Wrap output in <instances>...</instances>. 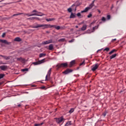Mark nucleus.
I'll return each instance as SVG.
<instances>
[{
    "label": "nucleus",
    "mask_w": 126,
    "mask_h": 126,
    "mask_svg": "<svg viewBox=\"0 0 126 126\" xmlns=\"http://www.w3.org/2000/svg\"><path fill=\"white\" fill-rule=\"evenodd\" d=\"M56 121L57 124H61L63 121V117H61L60 118H56Z\"/></svg>",
    "instance_id": "obj_7"
},
{
    "label": "nucleus",
    "mask_w": 126,
    "mask_h": 126,
    "mask_svg": "<svg viewBox=\"0 0 126 126\" xmlns=\"http://www.w3.org/2000/svg\"><path fill=\"white\" fill-rule=\"evenodd\" d=\"M22 14H24L23 13H19L18 14H15L13 15V16H17L18 15H21Z\"/></svg>",
    "instance_id": "obj_23"
},
{
    "label": "nucleus",
    "mask_w": 126,
    "mask_h": 126,
    "mask_svg": "<svg viewBox=\"0 0 126 126\" xmlns=\"http://www.w3.org/2000/svg\"><path fill=\"white\" fill-rule=\"evenodd\" d=\"M94 2H95V0H94L92 3H91L90 5H89V6L88 7L89 8H90V9H91V8H92V7H93V6H94Z\"/></svg>",
    "instance_id": "obj_13"
},
{
    "label": "nucleus",
    "mask_w": 126,
    "mask_h": 126,
    "mask_svg": "<svg viewBox=\"0 0 126 126\" xmlns=\"http://www.w3.org/2000/svg\"><path fill=\"white\" fill-rule=\"evenodd\" d=\"M77 16L78 17H80V16H81V14L80 13H78L77 14Z\"/></svg>",
    "instance_id": "obj_43"
},
{
    "label": "nucleus",
    "mask_w": 126,
    "mask_h": 126,
    "mask_svg": "<svg viewBox=\"0 0 126 126\" xmlns=\"http://www.w3.org/2000/svg\"><path fill=\"white\" fill-rule=\"evenodd\" d=\"M101 20L102 21H103V22H105V21H106V18H105L104 17H102Z\"/></svg>",
    "instance_id": "obj_36"
},
{
    "label": "nucleus",
    "mask_w": 126,
    "mask_h": 126,
    "mask_svg": "<svg viewBox=\"0 0 126 126\" xmlns=\"http://www.w3.org/2000/svg\"><path fill=\"white\" fill-rule=\"evenodd\" d=\"M99 51H100V50H98L97 52H99Z\"/></svg>",
    "instance_id": "obj_60"
},
{
    "label": "nucleus",
    "mask_w": 126,
    "mask_h": 126,
    "mask_svg": "<svg viewBox=\"0 0 126 126\" xmlns=\"http://www.w3.org/2000/svg\"><path fill=\"white\" fill-rule=\"evenodd\" d=\"M4 77V74H0V79Z\"/></svg>",
    "instance_id": "obj_31"
},
{
    "label": "nucleus",
    "mask_w": 126,
    "mask_h": 126,
    "mask_svg": "<svg viewBox=\"0 0 126 126\" xmlns=\"http://www.w3.org/2000/svg\"><path fill=\"white\" fill-rule=\"evenodd\" d=\"M59 41H64V39H63V38L60 39L59 40Z\"/></svg>",
    "instance_id": "obj_48"
},
{
    "label": "nucleus",
    "mask_w": 126,
    "mask_h": 126,
    "mask_svg": "<svg viewBox=\"0 0 126 126\" xmlns=\"http://www.w3.org/2000/svg\"><path fill=\"white\" fill-rule=\"evenodd\" d=\"M45 88H46V87H45V86H42V87H40V89H45Z\"/></svg>",
    "instance_id": "obj_46"
},
{
    "label": "nucleus",
    "mask_w": 126,
    "mask_h": 126,
    "mask_svg": "<svg viewBox=\"0 0 126 126\" xmlns=\"http://www.w3.org/2000/svg\"><path fill=\"white\" fill-rule=\"evenodd\" d=\"M48 44H51L52 43H56V41L54 40L53 41V39H49L48 40Z\"/></svg>",
    "instance_id": "obj_20"
},
{
    "label": "nucleus",
    "mask_w": 126,
    "mask_h": 126,
    "mask_svg": "<svg viewBox=\"0 0 126 126\" xmlns=\"http://www.w3.org/2000/svg\"><path fill=\"white\" fill-rule=\"evenodd\" d=\"M48 44H49L48 40L42 42V45H47Z\"/></svg>",
    "instance_id": "obj_28"
},
{
    "label": "nucleus",
    "mask_w": 126,
    "mask_h": 126,
    "mask_svg": "<svg viewBox=\"0 0 126 126\" xmlns=\"http://www.w3.org/2000/svg\"><path fill=\"white\" fill-rule=\"evenodd\" d=\"M75 27L76 28H78V26H76Z\"/></svg>",
    "instance_id": "obj_56"
},
{
    "label": "nucleus",
    "mask_w": 126,
    "mask_h": 126,
    "mask_svg": "<svg viewBox=\"0 0 126 126\" xmlns=\"http://www.w3.org/2000/svg\"><path fill=\"white\" fill-rule=\"evenodd\" d=\"M0 57L3 58L4 60H6V61L10 60V58H11L10 56H5L1 55H0Z\"/></svg>",
    "instance_id": "obj_9"
},
{
    "label": "nucleus",
    "mask_w": 126,
    "mask_h": 126,
    "mask_svg": "<svg viewBox=\"0 0 126 126\" xmlns=\"http://www.w3.org/2000/svg\"><path fill=\"white\" fill-rule=\"evenodd\" d=\"M72 71L73 70L72 69H70L69 68H67L66 70H65L63 73L64 74H68V73H70V72H72Z\"/></svg>",
    "instance_id": "obj_8"
},
{
    "label": "nucleus",
    "mask_w": 126,
    "mask_h": 126,
    "mask_svg": "<svg viewBox=\"0 0 126 126\" xmlns=\"http://www.w3.org/2000/svg\"><path fill=\"white\" fill-rule=\"evenodd\" d=\"M32 14H29L25 13L24 15H26L27 16H43L45 15V14L41 12H38L36 10H33L32 11ZM34 12H35V13H34Z\"/></svg>",
    "instance_id": "obj_2"
},
{
    "label": "nucleus",
    "mask_w": 126,
    "mask_h": 126,
    "mask_svg": "<svg viewBox=\"0 0 126 126\" xmlns=\"http://www.w3.org/2000/svg\"><path fill=\"white\" fill-rule=\"evenodd\" d=\"M65 28H66V27H65L64 26L60 27V30H65Z\"/></svg>",
    "instance_id": "obj_27"
},
{
    "label": "nucleus",
    "mask_w": 126,
    "mask_h": 126,
    "mask_svg": "<svg viewBox=\"0 0 126 126\" xmlns=\"http://www.w3.org/2000/svg\"><path fill=\"white\" fill-rule=\"evenodd\" d=\"M106 115H107V112L105 111L102 113V116H103V117H106Z\"/></svg>",
    "instance_id": "obj_33"
},
{
    "label": "nucleus",
    "mask_w": 126,
    "mask_h": 126,
    "mask_svg": "<svg viewBox=\"0 0 126 126\" xmlns=\"http://www.w3.org/2000/svg\"><path fill=\"white\" fill-rule=\"evenodd\" d=\"M46 21H47V22H49V21H53L54 20H55V19L54 18H52L46 19Z\"/></svg>",
    "instance_id": "obj_18"
},
{
    "label": "nucleus",
    "mask_w": 126,
    "mask_h": 126,
    "mask_svg": "<svg viewBox=\"0 0 126 126\" xmlns=\"http://www.w3.org/2000/svg\"><path fill=\"white\" fill-rule=\"evenodd\" d=\"M87 28V25H85L83 26L81 28V31H85Z\"/></svg>",
    "instance_id": "obj_14"
},
{
    "label": "nucleus",
    "mask_w": 126,
    "mask_h": 126,
    "mask_svg": "<svg viewBox=\"0 0 126 126\" xmlns=\"http://www.w3.org/2000/svg\"><path fill=\"white\" fill-rule=\"evenodd\" d=\"M1 84H2V83L0 82V85H1Z\"/></svg>",
    "instance_id": "obj_57"
},
{
    "label": "nucleus",
    "mask_w": 126,
    "mask_h": 126,
    "mask_svg": "<svg viewBox=\"0 0 126 126\" xmlns=\"http://www.w3.org/2000/svg\"><path fill=\"white\" fill-rule=\"evenodd\" d=\"M0 69L1 70H5L6 69H7V66L6 65H2V66H0Z\"/></svg>",
    "instance_id": "obj_11"
},
{
    "label": "nucleus",
    "mask_w": 126,
    "mask_h": 126,
    "mask_svg": "<svg viewBox=\"0 0 126 126\" xmlns=\"http://www.w3.org/2000/svg\"><path fill=\"white\" fill-rule=\"evenodd\" d=\"M51 72H52V68H50L48 70L47 74L45 77V81H47V80H48V77H50L51 76Z\"/></svg>",
    "instance_id": "obj_6"
},
{
    "label": "nucleus",
    "mask_w": 126,
    "mask_h": 126,
    "mask_svg": "<svg viewBox=\"0 0 126 126\" xmlns=\"http://www.w3.org/2000/svg\"><path fill=\"white\" fill-rule=\"evenodd\" d=\"M111 8H113V6L111 7Z\"/></svg>",
    "instance_id": "obj_61"
},
{
    "label": "nucleus",
    "mask_w": 126,
    "mask_h": 126,
    "mask_svg": "<svg viewBox=\"0 0 126 126\" xmlns=\"http://www.w3.org/2000/svg\"><path fill=\"white\" fill-rule=\"evenodd\" d=\"M2 41H3L2 39H0V43H2Z\"/></svg>",
    "instance_id": "obj_53"
},
{
    "label": "nucleus",
    "mask_w": 126,
    "mask_h": 126,
    "mask_svg": "<svg viewBox=\"0 0 126 126\" xmlns=\"http://www.w3.org/2000/svg\"><path fill=\"white\" fill-rule=\"evenodd\" d=\"M18 107H21V104H19L18 105Z\"/></svg>",
    "instance_id": "obj_54"
},
{
    "label": "nucleus",
    "mask_w": 126,
    "mask_h": 126,
    "mask_svg": "<svg viewBox=\"0 0 126 126\" xmlns=\"http://www.w3.org/2000/svg\"><path fill=\"white\" fill-rule=\"evenodd\" d=\"M56 66L58 68H61L62 67H66L67 66V63H62L61 64L57 65Z\"/></svg>",
    "instance_id": "obj_5"
},
{
    "label": "nucleus",
    "mask_w": 126,
    "mask_h": 126,
    "mask_svg": "<svg viewBox=\"0 0 126 126\" xmlns=\"http://www.w3.org/2000/svg\"><path fill=\"white\" fill-rule=\"evenodd\" d=\"M95 23L94 22H92L91 24H90V26H91L92 25V24H94Z\"/></svg>",
    "instance_id": "obj_50"
},
{
    "label": "nucleus",
    "mask_w": 126,
    "mask_h": 126,
    "mask_svg": "<svg viewBox=\"0 0 126 126\" xmlns=\"http://www.w3.org/2000/svg\"><path fill=\"white\" fill-rule=\"evenodd\" d=\"M74 64H75V60H73L70 62L68 66L69 67H72V65H74Z\"/></svg>",
    "instance_id": "obj_10"
},
{
    "label": "nucleus",
    "mask_w": 126,
    "mask_h": 126,
    "mask_svg": "<svg viewBox=\"0 0 126 126\" xmlns=\"http://www.w3.org/2000/svg\"><path fill=\"white\" fill-rule=\"evenodd\" d=\"M28 70H29V69L27 68H24V69H22L21 70V71H23V72H24V71H28Z\"/></svg>",
    "instance_id": "obj_29"
},
{
    "label": "nucleus",
    "mask_w": 126,
    "mask_h": 126,
    "mask_svg": "<svg viewBox=\"0 0 126 126\" xmlns=\"http://www.w3.org/2000/svg\"><path fill=\"white\" fill-rule=\"evenodd\" d=\"M34 126H40V125L39 124H34Z\"/></svg>",
    "instance_id": "obj_47"
},
{
    "label": "nucleus",
    "mask_w": 126,
    "mask_h": 126,
    "mask_svg": "<svg viewBox=\"0 0 126 126\" xmlns=\"http://www.w3.org/2000/svg\"><path fill=\"white\" fill-rule=\"evenodd\" d=\"M83 23H84V22H82L81 23V24H83Z\"/></svg>",
    "instance_id": "obj_58"
},
{
    "label": "nucleus",
    "mask_w": 126,
    "mask_h": 126,
    "mask_svg": "<svg viewBox=\"0 0 126 126\" xmlns=\"http://www.w3.org/2000/svg\"><path fill=\"white\" fill-rule=\"evenodd\" d=\"M73 111H74V110L73 108H72L69 111V113H73Z\"/></svg>",
    "instance_id": "obj_41"
},
{
    "label": "nucleus",
    "mask_w": 126,
    "mask_h": 126,
    "mask_svg": "<svg viewBox=\"0 0 126 126\" xmlns=\"http://www.w3.org/2000/svg\"><path fill=\"white\" fill-rule=\"evenodd\" d=\"M5 32L3 33L2 34V38H4V37L5 36Z\"/></svg>",
    "instance_id": "obj_42"
},
{
    "label": "nucleus",
    "mask_w": 126,
    "mask_h": 126,
    "mask_svg": "<svg viewBox=\"0 0 126 126\" xmlns=\"http://www.w3.org/2000/svg\"><path fill=\"white\" fill-rule=\"evenodd\" d=\"M70 18H75V15L73 13H71L70 16Z\"/></svg>",
    "instance_id": "obj_21"
},
{
    "label": "nucleus",
    "mask_w": 126,
    "mask_h": 126,
    "mask_svg": "<svg viewBox=\"0 0 126 126\" xmlns=\"http://www.w3.org/2000/svg\"><path fill=\"white\" fill-rule=\"evenodd\" d=\"M46 33H50V32H46Z\"/></svg>",
    "instance_id": "obj_59"
},
{
    "label": "nucleus",
    "mask_w": 126,
    "mask_h": 126,
    "mask_svg": "<svg viewBox=\"0 0 126 126\" xmlns=\"http://www.w3.org/2000/svg\"><path fill=\"white\" fill-rule=\"evenodd\" d=\"M117 40V39L115 38L112 39V42H114V41H116Z\"/></svg>",
    "instance_id": "obj_51"
},
{
    "label": "nucleus",
    "mask_w": 126,
    "mask_h": 126,
    "mask_svg": "<svg viewBox=\"0 0 126 126\" xmlns=\"http://www.w3.org/2000/svg\"><path fill=\"white\" fill-rule=\"evenodd\" d=\"M48 50H49L50 51H52V50H54V45L52 44H50L49 45Z\"/></svg>",
    "instance_id": "obj_16"
},
{
    "label": "nucleus",
    "mask_w": 126,
    "mask_h": 126,
    "mask_svg": "<svg viewBox=\"0 0 126 126\" xmlns=\"http://www.w3.org/2000/svg\"><path fill=\"white\" fill-rule=\"evenodd\" d=\"M104 51H106V52H109L110 51V48L109 47H106L105 48L104 50Z\"/></svg>",
    "instance_id": "obj_30"
},
{
    "label": "nucleus",
    "mask_w": 126,
    "mask_h": 126,
    "mask_svg": "<svg viewBox=\"0 0 126 126\" xmlns=\"http://www.w3.org/2000/svg\"><path fill=\"white\" fill-rule=\"evenodd\" d=\"M46 56V54L45 53H40L39 54V58H42V57H45Z\"/></svg>",
    "instance_id": "obj_24"
},
{
    "label": "nucleus",
    "mask_w": 126,
    "mask_h": 126,
    "mask_svg": "<svg viewBox=\"0 0 126 126\" xmlns=\"http://www.w3.org/2000/svg\"><path fill=\"white\" fill-rule=\"evenodd\" d=\"M98 12H99V13H101V11H100V10L97 9Z\"/></svg>",
    "instance_id": "obj_52"
},
{
    "label": "nucleus",
    "mask_w": 126,
    "mask_h": 126,
    "mask_svg": "<svg viewBox=\"0 0 126 126\" xmlns=\"http://www.w3.org/2000/svg\"><path fill=\"white\" fill-rule=\"evenodd\" d=\"M95 28H96V29H97L98 26H97V27H96V26L94 27L93 28V30H95Z\"/></svg>",
    "instance_id": "obj_45"
},
{
    "label": "nucleus",
    "mask_w": 126,
    "mask_h": 126,
    "mask_svg": "<svg viewBox=\"0 0 126 126\" xmlns=\"http://www.w3.org/2000/svg\"><path fill=\"white\" fill-rule=\"evenodd\" d=\"M56 25H51L47 24H41L39 25L37 23H35L32 27V28H39L40 27H42V29L44 30L47 28H53V27H55Z\"/></svg>",
    "instance_id": "obj_1"
},
{
    "label": "nucleus",
    "mask_w": 126,
    "mask_h": 126,
    "mask_svg": "<svg viewBox=\"0 0 126 126\" xmlns=\"http://www.w3.org/2000/svg\"><path fill=\"white\" fill-rule=\"evenodd\" d=\"M28 20H34V17L27 18Z\"/></svg>",
    "instance_id": "obj_35"
},
{
    "label": "nucleus",
    "mask_w": 126,
    "mask_h": 126,
    "mask_svg": "<svg viewBox=\"0 0 126 126\" xmlns=\"http://www.w3.org/2000/svg\"><path fill=\"white\" fill-rule=\"evenodd\" d=\"M107 20H110L111 19V15H108L107 16Z\"/></svg>",
    "instance_id": "obj_34"
},
{
    "label": "nucleus",
    "mask_w": 126,
    "mask_h": 126,
    "mask_svg": "<svg viewBox=\"0 0 126 126\" xmlns=\"http://www.w3.org/2000/svg\"><path fill=\"white\" fill-rule=\"evenodd\" d=\"M84 64H85V61H84L82 63H80V66L84 65Z\"/></svg>",
    "instance_id": "obj_32"
},
{
    "label": "nucleus",
    "mask_w": 126,
    "mask_h": 126,
    "mask_svg": "<svg viewBox=\"0 0 126 126\" xmlns=\"http://www.w3.org/2000/svg\"><path fill=\"white\" fill-rule=\"evenodd\" d=\"M99 65H100V64L98 63H96L93 65V66H92V71H95L96 70V69H97L98 68V67H99Z\"/></svg>",
    "instance_id": "obj_4"
},
{
    "label": "nucleus",
    "mask_w": 126,
    "mask_h": 126,
    "mask_svg": "<svg viewBox=\"0 0 126 126\" xmlns=\"http://www.w3.org/2000/svg\"><path fill=\"white\" fill-rule=\"evenodd\" d=\"M2 43L3 44H6V45H9V44H11V42H8L6 40H3Z\"/></svg>",
    "instance_id": "obj_17"
},
{
    "label": "nucleus",
    "mask_w": 126,
    "mask_h": 126,
    "mask_svg": "<svg viewBox=\"0 0 126 126\" xmlns=\"http://www.w3.org/2000/svg\"><path fill=\"white\" fill-rule=\"evenodd\" d=\"M14 41H15V42H21L22 39H21L20 37H17L14 39Z\"/></svg>",
    "instance_id": "obj_12"
},
{
    "label": "nucleus",
    "mask_w": 126,
    "mask_h": 126,
    "mask_svg": "<svg viewBox=\"0 0 126 126\" xmlns=\"http://www.w3.org/2000/svg\"><path fill=\"white\" fill-rule=\"evenodd\" d=\"M55 29H56V30H60V29L61 30V26H57L55 25Z\"/></svg>",
    "instance_id": "obj_25"
},
{
    "label": "nucleus",
    "mask_w": 126,
    "mask_h": 126,
    "mask_svg": "<svg viewBox=\"0 0 126 126\" xmlns=\"http://www.w3.org/2000/svg\"><path fill=\"white\" fill-rule=\"evenodd\" d=\"M88 18H90V17H92V14L90 13L88 16H87Z\"/></svg>",
    "instance_id": "obj_38"
},
{
    "label": "nucleus",
    "mask_w": 126,
    "mask_h": 126,
    "mask_svg": "<svg viewBox=\"0 0 126 126\" xmlns=\"http://www.w3.org/2000/svg\"><path fill=\"white\" fill-rule=\"evenodd\" d=\"M67 10H68V12H71V11H72V9H71V8H68Z\"/></svg>",
    "instance_id": "obj_39"
},
{
    "label": "nucleus",
    "mask_w": 126,
    "mask_h": 126,
    "mask_svg": "<svg viewBox=\"0 0 126 126\" xmlns=\"http://www.w3.org/2000/svg\"><path fill=\"white\" fill-rule=\"evenodd\" d=\"M34 19H36V20H39V21H40V18H38V17H33V20H34Z\"/></svg>",
    "instance_id": "obj_37"
},
{
    "label": "nucleus",
    "mask_w": 126,
    "mask_h": 126,
    "mask_svg": "<svg viewBox=\"0 0 126 126\" xmlns=\"http://www.w3.org/2000/svg\"><path fill=\"white\" fill-rule=\"evenodd\" d=\"M39 124V126H43V125H44V123H41L40 124Z\"/></svg>",
    "instance_id": "obj_49"
},
{
    "label": "nucleus",
    "mask_w": 126,
    "mask_h": 126,
    "mask_svg": "<svg viewBox=\"0 0 126 126\" xmlns=\"http://www.w3.org/2000/svg\"><path fill=\"white\" fill-rule=\"evenodd\" d=\"M89 9H90L89 7H87L84 10L81 11V13H83V12H87Z\"/></svg>",
    "instance_id": "obj_15"
},
{
    "label": "nucleus",
    "mask_w": 126,
    "mask_h": 126,
    "mask_svg": "<svg viewBox=\"0 0 126 126\" xmlns=\"http://www.w3.org/2000/svg\"><path fill=\"white\" fill-rule=\"evenodd\" d=\"M116 57H117V54L112 55V56H110L109 58L110 59V60H112V59L116 58Z\"/></svg>",
    "instance_id": "obj_19"
},
{
    "label": "nucleus",
    "mask_w": 126,
    "mask_h": 126,
    "mask_svg": "<svg viewBox=\"0 0 126 126\" xmlns=\"http://www.w3.org/2000/svg\"><path fill=\"white\" fill-rule=\"evenodd\" d=\"M4 4H9V3H4Z\"/></svg>",
    "instance_id": "obj_55"
},
{
    "label": "nucleus",
    "mask_w": 126,
    "mask_h": 126,
    "mask_svg": "<svg viewBox=\"0 0 126 126\" xmlns=\"http://www.w3.org/2000/svg\"><path fill=\"white\" fill-rule=\"evenodd\" d=\"M17 61L23 62V61H24V59L21 57V58H17Z\"/></svg>",
    "instance_id": "obj_26"
},
{
    "label": "nucleus",
    "mask_w": 126,
    "mask_h": 126,
    "mask_svg": "<svg viewBox=\"0 0 126 126\" xmlns=\"http://www.w3.org/2000/svg\"><path fill=\"white\" fill-rule=\"evenodd\" d=\"M115 52H117V50H116V49H113L109 53V55H112V54H113V53H115Z\"/></svg>",
    "instance_id": "obj_22"
},
{
    "label": "nucleus",
    "mask_w": 126,
    "mask_h": 126,
    "mask_svg": "<svg viewBox=\"0 0 126 126\" xmlns=\"http://www.w3.org/2000/svg\"><path fill=\"white\" fill-rule=\"evenodd\" d=\"M72 42H74V39H72L71 40L69 41V43H72Z\"/></svg>",
    "instance_id": "obj_44"
},
{
    "label": "nucleus",
    "mask_w": 126,
    "mask_h": 126,
    "mask_svg": "<svg viewBox=\"0 0 126 126\" xmlns=\"http://www.w3.org/2000/svg\"><path fill=\"white\" fill-rule=\"evenodd\" d=\"M75 7V10H76V5H75V4H73V5H72V7Z\"/></svg>",
    "instance_id": "obj_40"
},
{
    "label": "nucleus",
    "mask_w": 126,
    "mask_h": 126,
    "mask_svg": "<svg viewBox=\"0 0 126 126\" xmlns=\"http://www.w3.org/2000/svg\"><path fill=\"white\" fill-rule=\"evenodd\" d=\"M45 63V59L38 61V62H33L32 63V64H34V65H37L38 64H41V63Z\"/></svg>",
    "instance_id": "obj_3"
}]
</instances>
